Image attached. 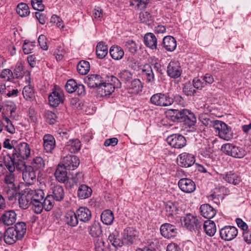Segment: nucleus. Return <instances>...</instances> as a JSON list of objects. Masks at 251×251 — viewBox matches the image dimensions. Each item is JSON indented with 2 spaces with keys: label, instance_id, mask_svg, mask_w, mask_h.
<instances>
[{
  "label": "nucleus",
  "instance_id": "1",
  "mask_svg": "<svg viewBox=\"0 0 251 251\" xmlns=\"http://www.w3.org/2000/svg\"><path fill=\"white\" fill-rule=\"evenodd\" d=\"M26 231V225L24 222H18L14 226L8 227L3 236L4 242L7 244H13L17 240H21Z\"/></svg>",
  "mask_w": 251,
  "mask_h": 251
},
{
  "label": "nucleus",
  "instance_id": "2",
  "mask_svg": "<svg viewBox=\"0 0 251 251\" xmlns=\"http://www.w3.org/2000/svg\"><path fill=\"white\" fill-rule=\"evenodd\" d=\"M167 113L171 116V120L175 122L183 123L186 126H195L196 123L195 115L189 110L170 109Z\"/></svg>",
  "mask_w": 251,
  "mask_h": 251
},
{
  "label": "nucleus",
  "instance_id": "3",
  "mask_svg": "<svg viewBox=\"0 0 251 251\" xmlns=\"http://www.w3.org/2000/svg\"><path fill=\"white\" fill-rule=\"evenodd\" d=\"M2 179L4 192L8 195L9 199L13 198L18 193L19 186L15 183L16 176L14 172H6Z\"/></svg>",
  "mask_w": 251,
  "mask_h": 251
},
{
  "label": "nucleus",
  "instance_id": "4",
  "mask_svg": "<svg viewBox=\"0 0 251 251\" xmlns=\"http://www.w3.org/2000/svg\"><path fill=\"white\" fill-rule=\"evenodd\" d=\"M108 82L106 83L103 81L98 90L99 94L102 97L110 95L116 88H120L121 87V82L119 78L113 75L110 76Z\"/></svg>",
  "mask_w": 251,
  "mask_h": 251
},
{
  "label": "nucleus",
  "instance_id": "5",
  "mask_svg": "<svg viewBox=\"0 0 251 251\" xmlns=\"http://www.w3.org/2000/svg\"><path fill=\"white\" fill-rule=\"evenodd\" d=\"M3 161L6 168L11 173L14 172L16 169L17 170H23L25 168L24 161H18L16 157L11 156L10 154L4 155Z\"/></svg>",
  "mask_w": 251,
  "mask_h": 251
},
{
  "label": "nucleus",
  "instance_id": "6",
  "mask_svg": "<svg viewBox=\"0 0 251 251\" xmlns=\"http://www.w3.org/2000/svg\"><path fill=\"white\" fill-rule=\"evenodd\" d=\"M30 155V148L25 142L17 143L15 150H13V157H16L18 161H24L27 159Z\"/></svg>",
  "mask_w": 251,
  "mask_h": 251
},
{
  "label": "nucleus",
  "instance_id": "7",
  "mask_svg": "<svg viewBox=\"0 0 251 251\" xmlns=\"http://www.w3.org/2000/svg\"><path fill=\"white\" fill-rule=\"evenodd\" d=\"M150 101L153 105L162 107L168 106L173 103L172 98L168 94L162 93L153 95L150 99Z\"/></svg>",
  "mask_w": 251,
  "mask_h": 251
},
{
  "label": "nucleus",
  "instance_id": "8",
  "mask_svg": "<svg viewBox=\"0 0 251 251\" xmlns=\"http://www.w3.org/2000/svg\"><path fill=\"white\" fill-rule=\"evenodd\" d=\"M181 220L184 226L190 231L199 230L202 225L201 222L191 214H187Z\"/></svg>",
  "mask_w": 251,
  "mask_h": 251
},
{
  "label": "nucleus",
  "instance_id": "9",
  "mask_svg": "<svg viewBox=\"0 0 251 251\" xmlns=\"http://www.w3.org/2000/svg\"><path fill=\"white\" fill-rule=\"evenodd\" d=\"M64 93L59 87H54L48 97L49 104L52 107H57L63 102Z\"/></svg>",
  "mask_w": 251,
  "mask_h": 251
},
{
  "label": "nucleus",
  "instance_id": "10",
  "mask_svg": "<svg viewBox=\"0 0 251 251\" xmlns=\"http://www.w3.org/2000/svg\"><path fill=\"white\" fill-rule=\"evenodd\" d=\"M238 234V229L235 226H226L220 230L221 238L225 241H231Z\"/></svg>",
  "mask_w": 251,
  "mask_h": 251
},
{
  "label": "nucleus",
  "instance_id": "11",
  "mask_svg": "<svg viewBox=\"0 0 251 251\" xmlns=\"http://www.w3.org/2000/svg\"><path fill=\"white\" fill-rule=\"evenodd\" d=\"M167 141L172 147L176 149H181L186 144L185 137L180 134H172L168 137Z\"/></svg>",
  "mask_w": 251,
  "mask_h": 251
},
{
  "label": "nucleus",
  "instance_id": "12",
  "mask_svg": "<svg viewBox=\"0 0 251 251\" xmlns=\"http://www.w3.org/2000/svg\"><path fill=\"white\" fill-rule=\"evenodd\" d=\"M79 158L74 155H69L62 158L61 165L68 170H74L79 166Z\"/></svg>",
  "mask_w": 251,
  "mask_h": 251
},
{
  "label": "nucleus",
  "instance_id": "13",
  "mask_svg": "<svg viewBox=\"0 0 251 251\" xmlns=\"http://www.w3.org/2000/svg\"><path fill=\"white\" fill-rule=\"evenodd\" d=\"M138 232L131 227L126 228L123 232V240L127 244L135 243L138 239Z\"/></svg>",
  "mask_w": 251,
  "mask_h": 251
},
{
  "label": "nucleus",
  "instance_id": "14",
  "mask_svg": "<svg viewBox=\"0 0 251 251\" xmlns=\"http://www.w3.org/2000/svg\"><path fill=\"white\" fill-rule=\"evenodd\" d=\"M195 162V157L194 155L183 152L180 154L177 158L178 164L182 167H189L192 166Z\"/></svg>",
  "mask_w": 251,
  "mask_h": 251
},
{
  "label": "nucleus",
  "instance_id": "15",
  "mask_svg": "<svg viewBox=\"0 0 251 251\" xmlns=\"http://www.w3.org/2000/svg\"><path fill=\"white\" fill-rule=\"evenodd\" d=\"M180 189L184 193H191L196 190L195 183L191 179L183 178L178 182Z\"/></svg>",
  "mask_w": 251,
  "mask_h": 251
},
{
  "label": "nucleus",
  "instance_id": "16",
  "mask_svg": "<svg viewBox=\"0 0 251 251\" xmlns=\"http://www.w3.org/2000/svg\"><path fill=\"white\" fill-rule=\"evenodd\" d=\"M160 230L161 235L167 239L174 237L177 234V229L175 226L169 223L162 225Z\"/></svg>",
  "mask_w": 251,
  "mask_h": 251
},
{
  "label": "nucleus",
  "instance_id": "17",
  "mask_svg": "<svg viewBox=\"0 0 251 251\" xmlns=\"http://www.w3.org/2000/svg\"><path fill=\"white\" fill-rule=\"evenodd\" d=\"M168 75L172 78H178L181 75L182 70L178 61H171L167 67Z\"/></svg>",
  "mask_w": 251,
  "mask_h": 251
},
{
  "label": "nucleus",
  "instance_id": "18",
  "mask_svg": "<svg viewBox=\"0 0 251 251\" xmlns=\"http://www.w3.org/2000/svg\"><path fill=\"white\" fill-rule=\"evenodd\" d=\"M85 82L91 88H98V90L103 81L101 75L97 74L88 75L84 79Z\"/></svg>",
  "mask_w": 251,
  "mask_h": 251
},
{
  "label": "nucleus",
  "instance_id": "19",
  "mask_svg": "<svg viewBox=\"0 0 251 251\" xmlns=\"http://www.w3.org/2000/svg\"><path fill=\"white\" fill-rule=\"evenodd\" d=\"M17 215L13 210L6 211L1 216L0 222L5 226L12 225L16 221Z\"/></svg>",
  "mask_w": 251,
  "mask_h": 251
},
{
  "label": "nucleus",
  "instance_id": "20",
  "mask_svg": "<svg viewBox=\"0 0 251 251\" xmlns=\"http://www.w3.org/2000/svg\"><path fill=\"white\" fill-rule=\"evenodd\" d=\"M50 193L54 200L60 201L64 198L65 193L63 188L59 185H52L50 187Z\"/></svg>",
  "mask_w": 251,
  "mask_h": 251
},
{
  "label": "nucleus",
  "instance_id": "21",
  "mask_svg": "<svg viewBox=\"0 0 251 251\" xmlns=\"http://www.w3.org/2000/svg\"><path fill=\"white\" fill-rule=\"evenodd\" d=\"M81 145V142L78 139H70L67 142L64 150L72 153H76L80 150Z\"/></svg>",
  "mask_w": 251,
  "mask_h": 251
},
{
  "label": "nucleus",
  "instance_id": "22",
  "mask_svg": "<svg viewBox=\"0 0 251 251\" xmlns=\"http://www.w3.org/2000/svg\"><path fill=\"white\" fill-rule=\"evenodd\" d=\"M78 220L84 223L88 222L92 218L91 211L86 207H80L76 211Z\"/></svg>",
  "mask_w": 251,
  "mask_h": 251
},
{
  "label": "nucleus",
  "instance_id": "23",
  "mask_svg": "<svg viewBox=\"0 0 251 251\" xmlns=\"http://www.w3.org/2000/svg\"><path fill=\"white\" fill-rule=\"evenodd\" d=\"M23 172V178L25 182L29 184H32L36 180V174L33 168L30 167L25 168Z\"/></svg>",
  "mask_w": 251,
  "mask_h": 251
},
{
  "label": "nucleus",
  "instance_id": "24",
  "mask_svg": "<svg viewBox=\"0 0 251 251\" xmlns=\"http://www.w3.org/2000/svg\"><path fill=\"white\" fill-rule=\"evenodd\" d=\"M142 75L148 83L154 81V74L152 66L149 64H145L142 69Z\"/></svg>",
  "mask_w": 251,
  "mask_h": 251
},
{
  "label": "nucleus",
  "instance_id": "25",
  "mask_svg": "<svg viewBox=\"0 0 251 251\" xmlns=\"http://www.w3.org/2000/svg\"><path fill=\"white\" fill-rule=\"evenodd\" d=\"M66 170L67 169L61 164H58L54 172V176L58 181L64 183L68 179Z\"/></svg>",
  "mask_w": 251,
  "mask_h": 251
},
{
  "label": "nucleus",
  "instance_id": "26",
  "mask_svg": "<svg viewBox=\"0 0 251 251\" xmlns=\"http://www.w3.org/2000/svg\"><path fill=\"white\" fill-rule=\"evenodd\" d=\"M144 42L148 48L151 50L156 49L157 48V38L152 33L149 32L145 35Z\"/></svg>",
  "mask_w": 251,
  "mask_h": 251
},
{
  "label": "nucleus",
  "instance_id": "27",
  "mask_svg": "<svg viewBox=\"0 0 251 251\" xmlns=\"http://www.w3.org/2000/svg\"><path fill=\"white\" fill-rule=\"evenodd\" d=\"M200 210L201 215L207 219L212 218L216 213L215 209L208 204H202Z\"/></svg>",
  "mask_w": 251,
  "mask_h": 251
},
{
  "label": "nucleus",
  "instance_id": "28",
  "mask_svg": "<svg viewBox=\"0 0 251 251\" xmlns=\"http://www.w3.org/2000/svg\"><path fill=\"white\" fill-rule=\"evenodd\" d=\"M215 128L216 132H218V134L221 138L228 140L232 137V133L231 128L229 126H213Z\"/></svg>",
  "mask_w": 251,
  "mask_h": 251
},
{
  "label": "nucleus",
  "instance_id": "29",
  "mask_svg": "<svg viewBox=\"0 0 251 251\" xmlns=\"http://www.w3.org/2000/svg\"><path fill=\"white\" fill-rule=\"evenodd\" d=\"M76 212L70 210L66 213L64 217V221L66 224L71 226H76L78 223Z\"/></svg>",
  "mask_w": 251,
  "mask_h": 251
},
{
  "label": "nucleus",
  "instance_id": "30",
  "mask_svg": "<svg viewBox=\"0 0 251 251\" xmlns=\"http://www.w3.org/2000/svg\"><path fill=\"white\" fill-rule=\"evenodd\" d=\"M44 147L46 152H51L54 149L55 141L53 136L47 134L44 136Z\"/></svg>",
  "mask_w": 251,
  "mask_h": 251
},
{
  "label": "nucleus",
  "instance_id": "31",
  "mask_svg": "<svg viewBox=\"0 0 251 251\" xmlns=\"http://www.w3.org/2000/svg\"><path fill=\"white\" fill-rule=\"evenodd\" d=\"M221 176L225 181L234 185L238 184L241 180L237 175L232 172L226 173L222 174Z\"/></svg>",
  "mask_w": 251,
  "mask_h": 251
},
{
  "label": "nucleus",
  "instance_id": "32",
  "mask_svg": "<svg viewBox=\"0 0 251 251\" xmlns=\"http://www.w3.org/2000/svg\"><path fill=\"white\" fill-rule=\"evenodd\" d=\"M163 47L166 50L169 51H174L176 47V39L171 36H166L163 40Z\"/></svg>",
  "mask_w": 251,
  "mask_h": 251
},
{
  "label": "nucleus",
  "instance_id": "33",
  "mask_svg": "<svg viewBox=\"0 0 251 251\" xmlns=\"http://www.w3.org/2000/svg\"><path fill=\"white\" fill-rule=\"evenodd\" d=\"M165 211L168 218H172L177 213V205L172 201H167L165 203Z\"/></svg>",
  "mask_w": 251,
  "mask_h": 251
},
{
  "label": "nucleus",
  "instance_id": "34",
  "mask_svg": "<svg viewBox=\"0 0 251 251\" xmlns=\"http://www.w3.org/2000/svg\"><path fill=\"white\" fill-rule=\"evenodd\" d=\"M92 194V189L88 186L85 184L80 185L77 190V196L81 200L89 198L91 196Z\"/></svg>",
  "mask_w": 251,
  "mask_h": 251
},
{
  "label": "nucleus",
  "instance_id": "35",
  "mask_svg": "<svg viewBox=\"0 0 251 251\" xmlns=\"http://www.w3.org/2000/svg\"><path fill=\"white\" fill-rule=\"evenodd\" d=\"M27 198L31 201H42L44 197V193L41 189L27 190Z\"/></svg>",
  "mask_w": 251,
  "mask_h": 251
},
{
  "label": "nucleus",
  "instance_id": "36",
  "mask_svg": "<svg viewBox=\"0 0 251 251\" xmlns=\"http://www.w3.org/2000/svg\"><path fill=\"white\" fill-rule=\"evenodd\" d=\"M129 84L127 87L130 93L136 94L142 91L143 85L140 79H134L131 80Z\"/></svg>",
  "mask_w": 251,
  "mask_h": 251
},
{
  "label": "nucleus",
  "instance_id": "37",
  "mask_svg": "<svg viewBox=\"0 0 251 251\" xmlns=\"http://www.w3.org/2000/svg\"><path fill=\"white\" fill-rule=\"evenodd\" d=\"M203 228L205 233L210 237L214 236L217 231L215 223L211 220H207L204 222Z\"/></svg>",
  "mask_w": 251,
  "mask_h": 251
},
{
  "label": "nucleus",
  "instance_id": "38",
  "mask_svg": "<svg viewBox=\"0 0 251 251\" xmlns=\"http://www.w3.org/2000/svg\"><path fill=\"white\" fill-rule=\"evenodd\" d=\"M45 165V162L43 158L37 156L33 159L30 168H33L34 171L41 172L44 169Z\"/></svg>",
  "mask_w": 251,
  "mask_h": 251
},
{
  "label": "nucleus",
  "instance_id": "39",
  "mask_svg": "<svg viewBox=\"0 0 251 251\" xmlns=\"http://www.w3.org/2000/svg\"><path fill=\"white\" fill-rule=\"evenodd\" d=\"M114 219L113 213L110 210H105L101 214V220L105 225H111L113 222Z\"/></svg>",
  "mask_w": 251,
  "mask_h": 251
},
{
  "label": "nucleus",
  "instance_id": "40",
  "mask_svg": "<svg viewBox=\"0 0 251 251\" xmlns=\"http://www.w3.org/2000/svg\"><path fill=\"white\" fill-rule=\"evenodd\" d=\"M96 54L99 59H103L108 53V47L103 42H99L96 49Z\"/></svg>",
  "mask_w": 251,
  "mask_h": 251
},
{
  "label": "nucleus",
  "instance_id": "41",
  "mask_svg": "<svg viewBox=\"0 0 251 251\" xmlns=\"http://www.w3.org/2000/svg\"><path fill=\"white\" fill-rule=\"evenodd\" d=\"M109 52L112 58L115 60L122 59L124 55L123 50L119 46L111 47Z\"/></svg>",
  "mask_w": 251,
  "mask_h": 251
},
{
  "label": "nucleus",
  "instance_id": "42",
  "mask_svg": "<svg viewBox=\"0 0 251 251\" xmlns=\"http://www.w3.org/2000/svg\"><path fill=\"white\" fill-rule=\"evenodd\" d=\"M89 234L93 237L96 238L99 237L101 234L102 230L101 226L99 222H95L89 227Z\"/></svg>",
  "mask_w": 251,
  "mask_h": 251
},
{
  "label": "nucleus",
  "instance_id": "43",
  "mask_svg": "<svg viewBox=\"0 0 251 251\" xmlns=\"http://www.w3.org/2000/svg\"><path fill=\"white\" fill-rule=\"evenodd\" d=\"M77 70L82 75L87 74L90 71L89 62L86 60H81L77 64Z\"/></svg>",
  "mask_w": 251,
  "mask_h": 251
},
{
  "label": "nucleus",
  "instance_id": "44",
  "mask_svg": "<svg viewBox=\"0 0 251 251\" xmlns=\"http://www.w3.org/2000/svg\"><path fill=\"white\" fill-rule=\"evenodd\" d=\"M16 11L18 14L22 17L27 16L30 13L28 6L26 3L23 2L18 4Z\"/></svg>",
  "mask_w": 251,
  "mask_h": 251
},
{
  "label": "nucleus",
  "instance_id": "45",
  "mask_svg": "<svg viewBox=\"0 0 251 251\" xmlns=\"http://www.w3.org/2000/svg\"><path fill=\"white\" fill-rule=\"evenodd\" d=\"M23 95L24 98L27 100L32 101L35 99L34 92L30 85L24 87Z\"/></svg>",
  "mask_w": 251,
  "mask_h": 251
},
{
  "label": "nucleus",
  "instance_id": "46",
  "mask_svg": "<svg viewBox=\"0 0 251 251\" xmlns=\"http://www.w3.org/2000/svg\"><path fill=\"white\" fill-rule=\"evenodd\" d=\"M118 76L120 78L119 80L122 82L125 83V84H127L131 81L132 77V74L130 73V72L127 70H123L120 72Z\"/></svg>",
  "mask_w": 251,
  "mask_h": 251
},
{
  "label": "nucleus",
  "instance_id": "47",
  "mask_svg": "<svg viewBox=\"0 0 251 251\" xmlns=\"http://www.w3.org/2000/svg\"><path fill=\"white\" fill-rule=\"evenodd\" d=\"M246 153L247 152L244 148L233 145L231 156L242 158L245 156Z\"/></svg>",
  "mask_w": 251,
  "mask_h": 251
},
{
  "label": "nucleus",
  "instance_id": "48",
  "mask_svg": "<svg viewBox=\"0 0 251 251\" xmlns=\"http://www.w3.org/2000/svg\"><path fill=\"white\" fill-rule=\"evenodd\" d=\"M26 194H23L19 199V205L21 208L24 209H26L28 207L29 205H31L30 199H28L27 198V192Z\"/></svg>",
  "mask_w": 251,
  "mask_h": 251
},
{
  "label": "nucleus",
  "instance_id": "49",
  "mask_svg": "<svg viewBox=\"0 0 251 251\" xmlns=\"http://www.w3.org/2000/svg\"><path fill=\"white\" fill-rule=\"evenodd\" d=\"M126 50H127L132 54H134L137 50V47L135 42L132 40H128L124 42Z\"/></svg>",
  "mask_w": 251,
  "mask_h": 251
},
{
  "label": "nucleus",
  "instance_id": "50",
  "mask_svg": "<svg viewBox=\"0 0 251 251\" xmlns=\"http://www.w3.org/2000/svg\"><path fill=\"white\" fill-rule=\"evenodd\" d=\"M42 203L44 209L46 211H49L53 206L54 200L52 197L49 195L46 197Z\"/></svg>",
  "mask_w": 251,
  "mask_h": 251
},
{
  "label": "nucleus",
  "instance_id": "51",
  "mask_svg": "<svg viewBox=\"0 0 251 251\" xmlns=\"http://www.w3.org/2000/svg\"><path fill=\"white\" fill-rule=\"evenodd\" d=\"M182 91L187 96H194L196 93V91L194 89L193 85H192L190 82L185 83Z\"/></svg>",
  "mask_w": 251,
  "mask_h": 251
},
{
  "label": "nucleus",
  "instance_id": "52",
  "mask_svg": "<svg viewBox=\"0 0 251 251\" xmlns=\"http://www.w3.org/2000/svg\"><path fill=\"white\" fill-rule=\"evenodd\" d=\"M77 85L78 84L74 79H71L67 81L65 89L68 93H72L76 90L75 89H76Z\"/></svg>",
  "mask_w": 251,
  "mask_h": 251
},
{
  "label": "nucleus",
  "instance_id": "53",
  "mask_svg": "<svg viewBox=\"0 0 251 251\" xmlns=\"http://www.w3.org/2000/svg\"><path fill=\"white\" fill-rule=\"evenodd\" d=\"M31 208L33 211L36 214H40L44 209L43 203L41 201H31Z\"/></svg>",
  "mask_w": 251,
  "mask_h": 251
},
{
  "label": "nucleus",
  "instance_id": "54",
  "mask_svg": "<svg viewBox=\"0 0 251 251\" xmlns=\"http://www.w3.org/2000/svg\"><path fill=\"white\" fill-rule=\"evenodd\" d=\"M131 4L135 5L137 8L139 10L145 9L147 8L148 4L149 3V0H132Z\"/></svg>",
  "mask_w": 251,
  "mask_h": 251
},
{
  "label": "nucleus",
  "instance_id": "55",
  "mask_svg": "<svg viewBox=\"0 0 251 251\" xmlns=\"http://www.w3.org/2000/svg\"><path fill=\"white\" fill-rule=\"evenodd\" d=\"M13 75L17 78H22L24 75V67L21 63L17 64Z\"/></svg>",
  "mask_w": 251,
  "mask_h": 251
},
{
  "label": "nucleus",
  "instance_id": "56",
  "mask_svg": "<svg viewBox=\"0 0 251 251\" xmlns=\"http://www.w3.org/2000/svg\"><path fill=\"white\" fill-rule=\"evenodd\" d=\"M203 126H227L226 124L219 120H212L209 119H204L202 121Z\"/></svg>",
  "mask_w": 251,
  "mask_h": 251
},
{
  "label": "nucleus",
  "instance_id": "57",
  "mask_svg": "<svg viewBox=\"0 0 251 251\" xmlns=\"http://www.w3.org/2000/svg\"><path fill=\"white\" fill-rule=\"evenodd\" d=\"M193 85L194 87L197 89H201L206 86L205 82H204L202 76L194 78L193 80Z\"/></svg>",
  "mask_w": 251,
  "mask_h": 251
},
{
  "label": "nucleus",
  "instance_id": "58",
  "mask_svg": "<svg viewBox=\"0 0 251 251\" xmlns=\"http://www.w3.org/2000/svg\"><path fill=\"white\" fill-rule=\"evenodd\" d=\"M124 242L123 240L121 241L119 238H117L109 245V251H117L119 248L122 247Z\"/></svg>",
  "mask_w": 251,
  "mask_h": 251
},
{
  "label": "nucleus",
  "instance_id": "59",
  "mask_svg": "<svg viewBox=\"0 0 251 251\" xmlns=\"http://www.w3.org/2000/svg\"><path fill=\"white\" fill-rule=\"evenodd\" d=\"M31 4L35 10L42 11L44 10V5L43 4L42 0H31Z\"/></svg>",
  "mask_w": 251,
  "mask_h": 251
},
{
  "label": "nucleus",
  "instance_id": "60",
  "mask_svg": "<svg viewBox=\"0 0 251 251\" xmlns=\"http://www.w3.org/2000/svg\"><path fill=\"white\" fill-rule=\"evenodd\" d=\"M105 242L101 238H98L95 241V249L96 251H103L105 249Z\"/></svg>",
  "mask_w": 251,
  "mask_h": 251
},
{
  "label": "nucleus",
  "instance_id": "61",
  "mask_svg": "<svg viewBox=\"0 0 251 251\" xmlns=\"http://www.w3.org/2000/svg\"><path fill=\"white\" fill-rule=\"evenodd\" d=\"M17 143V142L16 140L10 141L9 139H6L3 143V147L8 150L13 149L15 150Z\"/></svg>",
  "mask_w": 251,
  "mask_h": 251
},
{
  "label": "nucleus",
  "instance_id": "62",
  "mask_svg": "<svg viewBox=\"0 0 251 251\" xmlns=\"http://www.w3.org/2000/svg\"><path fill=\"white\" fill-rule=\"evenodd\" d=\"M34 47L32 43L25 41L23 45V50L25 54H28L32 52Z\"/></svg>",
  "mask_w": 251,
  "mask_h": 251
},
{
  "label": "nucleus",
  "instance_id": "63",
  "mask_svg": "<svg viewBox=\"0 0 251 251\" xmlns=\"http://www.w3.org/2000/svg\"><path fill=\"white\" fill-rule=\"evenodd\" d=\"M233 144L226 143L223 145L221 147V150L225 154L231 156Z\"/></svg>",
  "mask_w": 251,
  "mask_h": 251
},
{
  "label": "nucleus",
  "instance_id": "64",
  "mask_svg": "<svg viewBox=\"0 0 251 251\" xmlns=\"http://www.w3.org/2000/svg\"><path fill=\"white\" fill-rule=\"evenodd\" d=\"M38 43L41 49L44 50H47L48 47L47 44V38L44 35H40L38 40Z\"/></svg>",
  "mask_w": 251,
  "mask_h": 251
}]
</instances>
